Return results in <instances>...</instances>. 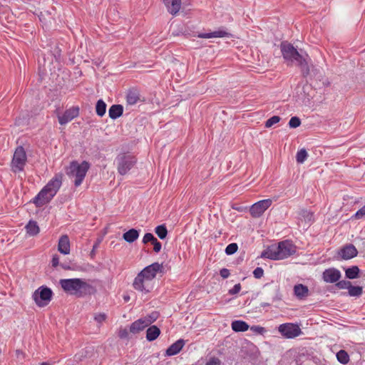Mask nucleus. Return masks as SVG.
Instances as JSON below:
<instances>
[{
	"mask_svg": "<svg viewBox=\"0 0 365 365\" xmlns=\"http://www.w3.org/2000/svg\"><path fill=\"white\" fill-rule=\"evenodd\" d=\"M58 250L63 255H68L70 253L71 244L67 235H63L59 238Z\"/></svg>",
	"mask_w": 365,
	"mask_h": 365,
	"instance_id": "obj_16",
	"label": "nucleus"
},
{
	"mask_svg": "<svg viewBox=\"0 0 365 365\" xmlns=\"http://www.w3.org/2000/svg\"><path fill=\"white\" fill-rule=\"evenodd\" d=\"M302 216L304 217V220L307 222H311L313 221V213L309 212L307 210H303L302 212Z\"/></svg>",
	"mask_w": 365,
	"mask_h": 365,
	"instance_id": "obj_38",
	"label": "nucleus"
},
{
	"mask_svg": "<svg viewBox=\"0 0 365 365\" xmlns=\"http://www.w3.org/2000/svg\"><path fill=\"white\" fill-rule=\"evenodd\" d=\"M138 237L139 232L135 229H130L123 235V240L129 243H132L135 241Z\"/></svg>",
	"mask_w": 365,
	"mask_h": 365,
	"instance_id": "obj_25",
	"label": "nucleus"
},
{
	"mask_svg": "<svg viewBox=\"0 0 365 365\" xmlns=\"http://www.w3.org/2000/svg\"><path fill=\"white\" fill-rule=\"evenodd\" d=\"M168 11L172 15H176L181 9L182 0H163Z\"/></svg>",
	"mask_w": 365,
	"mask_h": 365,
	"instance_id": "obj_15",
	"label": "nucleus"
},
{
	"mask_svg": "<svg viewBox=\"0 0 365 365\" xmlns=\"http://www.w3.org/2000/svg\"><path fill=\"white\" fill-rule=\"evenodd\" d=\"M297 252L296 246L289 240H284L277 245H272L262 252L261 257L272 260L286 259Z\"/></svg>",
	"mask_w": 365,
	"mask_h": 365,
	"instance_id": "obj_2",
	"label": "nucleus"
},
{
	"mask_svg": "<svg viewBox=\"0 0 365 365\" xmlns=\"http://www.w3.org/2000/svg\"><path fill=\"white\" fill-rule=\"evenodd\" d=\"M130 331L127 328H120L118 331V336L120 339L129 338Z\"/></svg>",
	"mask_w": 365,
	"mask_h": 365,
	"instance_id": "obj_39",
	"label": "nucleus"
},
{
	"mask_svg": "<svg viewBox=\"0 0 365 365\" xmlns=\"http://www.w3.org/2000/svg\"><path fill=\"white\" fill-rule=\"evenodd\" d=\"M115 163L118 173L120 175H125L135 165L137 159L129 153H123L116 157Z\"/></svg>",
	"mask_w": 365,
	"mask_h": 365,
	"instance_id": "obj_7",
	"label": "nucleus"
},
{
	"mask_svg": "<svg viewBox=\"0 0 365 365\" xmlns=\"http://www.w3.org/2000/svg\"><path fill=\"white\" fill-rule=\"evenodd\" d=\"M42 365H46V364L45 363H42Z\"/></svg>",
	"mask_w": 365,
	"mask_h": 365,
	"instance_id": "obj_52",
	"label": "nucleus"
},
{
	"mask_svg": "<svg viewBox=\"0 0 365 365\" xmlns=\"http://www.w3.org/2000/svg\"><path fill=\"white\" fill-rule=\"evenodd\" d=\"M349 294L352 297H359L362 294V287L359 286H352L349 287Z\"/></svg>",
	"mask_w": 365,
	"mask_h": 365,
	"instance_id": "obj_32",
	"label": "nucleus"
},
{
	"mask_svg": "<svg viewBox=\"0 0 365 365\" xmlns=\"http://www.w3.org/2000/svg\"><path fill=\"white\" fill-rule=\"evenodd\" d=\"M294 292L297 298L302 299L308 296L309 289L307 286L299 284L294 287Z\"/></svg>",
	"mask_w": 365,
	"mask_h": 365,
	"instance_id": "obj_21",
	"label": "nucleus"
},
{
	"mask_svg": "<svg viewBox=\"0 0 365 365\" xmlns=\"http://www.w3.org/2000/svg\"><path fill=\"white\" fill-rule=\"evenodd\" d=\"M162 269L163 265L158 262L145 267L134 279L133 288L144 294L149 293L153 287V280L156 277L157 273L161 272Z\"/></svg>",
	"mask_w": 365,
	"mask_h": 365,
	"instance_id": "obj_1",
	"label": "nucleus"
},
{
	"mask_svg": "<svg viewBox=\"0 0 365 365\" xmlns=\"http://www.w3.org/2000/svg\"><path fill=\"white\" fill-rule=\"evenodd\" d=\"M238 246L236 243H231L225 248V253L228 255H233L237 251Z\"/></svg>",
	"mask_w": 365,
	"mask_h": 365,
	"instance_id": "obj_35",
	"label": "nucleus"
},
{
	"mask_svg": "<svg viewBox=\"0 0 365 365\" xmlns=\"http://www.w3.org/2000/svg\"><path fill=\"white\" fill-rule=\"evenodd\" d=\"M130 297H124V300L125 302H128L129 300Z\"/></svg>",
	"mask_w": 365,
	"mask_h": 365,
	"instance_id": "obj_50",
	"label": "nucleus"
},
{
	"mask_svg": "<svg viewBox=\"0 0 365 365\" xmlns=\"http://www.w3.org/2000/svg\"><path fill=\"white\" fill-rule=\"evenodd\" d=\"M158 317V314L157 312H152L150 315L143 318L147 324L148 327L154 322Z\"/></svg>",
	"mask_w": 365,
	"mask_h": 365,
	"instance_id": "obj_34",
	"label": "nucleus"
},
{
	"mask_svg": "<svg viewBox=\"0 0 365 365\" xmlns=\"http://www.w3.org/2000/svg\"><path fill=\"white\" fill-rule=\"evenodd\" d=\"M336 359L340 363L343 364H348L350 360L348 353L342 349L336 353Z\"/></svg>",
	"mask_w": 365,
	"mask_h": 365,
	"instance_id": "obj_29",
	"label": "nucleus"
},
{
	"mask_svg": "<svg viewBox=\"0 0 365 365\" xmlns=\"http://www.w3.org/2000/svg\"><path fill=\"white\" fill-rule=\"evenodd\" d=\"M232 35L224 29H220L217 31L210 33H200L197 35L198 38H225L230 37Z\"/></svg>",
	"mask_w": 365,
	"mask_h": 365,
	"instance_id": "obj_14",
	"label": "nucleus"
},
{
	"mask_svg": "<svg viewBox=\"0 0 365 365\" xmlns=\"http://www.w3.org/2000/svg\"><path fill=\"white\" fill-rule=\"evenodd\" d=\"M140 100V94L137 90H129L126 96V101L129 105H135Z\"/></svg>",
	"mask_w": 365,
	"mask_h": 365,
	"instance_id": "obj_23",
	"label": "nucleus"
},
{
	"mask_svg": "<svg viewBox=\"0 0 365 365\" xmlns=\"http://www.w3.org/2000/svg\"><path fill=\"white\" fill-rule=\"evenodd\" d=\"M253 274H254V277L257 279H260L261 277H263L264 275V270L262 267H257L254 271H253Z\"/></svg>",
	"mask_w": 365,
	"mask_h": 365,
	"instance_id": "obj_43",
	"label": "nucleus"
},
{
	"mask_svg": "<svg viewBox=\"0 0 365 365\" xmlns=\"http://www.w3.org/2000/svg\"><path fill=\"white\" fill-rule=\"evenodd\" d=\"M62 180L63 175L56 174L34 198L33 202L38 207L49 202L60 189Z\"/></svg>",
	"mask_w": 365,
	"mask_h": 365,
	"instance_id": "obj_3",
	"label": "nucleus"
},
{
	"mask_svg": "<svg viewBox=\"0 0 365 365\" xmlns=\"http://www.w3.org/2000/svg\"><path fill=\"white\" fill-rule=\"evenodd\" d=\"M27 161V156L24 148L18 146L14 153L11 163V170L14 173L23 171Z\"/></svg>",
	"mask_w": 365,
	"mask_h": 365,
	"instance_id": "obj_8",
	"label": "nucleus"
},
{
	"mask_svg": "<svg viewBox=\"0 0 365 365\" xmlns=\"http://www.w3.org/2000/svg\"><path fill=\"white\" fill-rule=\"evenodd\" d=\"M351 283L347 280H341L336 282V286L341 289H349L351 287Z\"/></svg>",
	"mask_w": 365,
	"mask_h": 365,
	"instance_id": "obj_36",
	"label": "nucleus"
},
{
	"mask_svg": "<svg viewBox=\"0 0 365 365\" xmlns=\"http://www.w3.org/2000/svg\"><path fill=\"white\" fill-rule=\"evenodd\" d=\"M341 272L335 268H329L323 272V279L327 283H335L341 278Z\"/></svg>",
	"mask_w": 365,
	"mask_h": 365,
	"instance_id": "obj_13",
	"label": "nucleus"
},
{
	"mask_svg": "<svg viewBox=\"0 0 365 365\" xmlns=\"http://www.w3.org/2000/svg\"><path fill=\"white\" fill-rule=\"evenodd\" d=\"M25 228L30 236L37 235L40 232L39 227L35 221H29Z\"/></svg>",
	"mask_w": 365,
	"mask_h": 365,
	"instance_id": "obj_26",
	"label": "nucleus"
},
{
	"mask_svg": "<svg viewBox=\"0 0 365 365\" xmlns=\"http://www.w3.org/2000/svg\"><path fill=\"white\" fill-rule=\"evenodd\" d=\"M279 120H280V117L279 116L274 115V116L271 117L270 118H269L265 122V127L267 128H271L274 124L279 123Z\"/></svg>",
	"mask_w": 365,
	"mask_h": 365,
	"instance_id": "obj_33",
	"label": "nucleus"
},
{
	"mask_svg": "<svg viewBox=\"0 0 365 365\" xmlns=\"http://www.w3.org/2000/svg\"><path fill=\"white\" fill-rule=\"evenodd\" d=\"M59 283L66 292L77 296H82L91 287L86 282L78 278L63 279Z\"/></svg>",
	"mask_w": 365,
	"mask_h": 365,
	"instance_id": "obj_5",
	"label": "nucleus"
},
{
	"mask_svg": "<svg viewBox=\"0 0 365 365\" xmlns=\"http://www.w3.org/2000/svg\"><path fill=\"white\" fill-rule=\"evenodd\" d=\"M160 334V329L153 325L150 327L146 331V339L149 341H152L155 339H156Z\"/></svg>",
	"mask_w": 365,
	"mask_h": 365,
	"instance_id": "obj_24",
	"label": "nucleus"
},
{
	"mask_svg": "<svg viewBox=\"0 0 365 365\" xmlns=\"http://www.w3.org/2000/svg\"><path fill=\"white\" fill-rule=\"evenodd\" d=\"M272 203L271 199H266L253 204L250 209L251 215L253 217H260L271 206Z\"/></svg>",
	"mask_w": 365,
	"mask_h": 365,
	"instance_id": "obj_11",
	"label": "nucleus"
},
{
	"mask_svg": "<svg viewBox=\"0 0 365 365\" xmlns=\"http://www.w3.org/2000/svg\"><path fill=\"white\" fill-rule=\"evenodd\" d=\"M51 289L45 287H39L33 294L34 300L41 307L46 306L51 300Z\"/></svg>",
	"mask_w": 365,
	"mask_h": 365,
	"instance_id": "obj_9",
	"label": "nucleus"
},
{
	"mask_svg": "<svg viewBox=\"0 0 365 365\" xmlns=\"http://www.w3.org/2000/svg\"><path fill=\"white\" fill-rule=\"evenodd\" d=\"M147 327L148 325L145 323V321L143 318H140L130 324L129 331L131 334L135 335L142 331Z\"/></svg>",
	"mask_w": 365,
	"mask_h": 365,
	"instance_id": "obj_18",
	"label": "nucleus"
},
{
	"mask_svg": "<svg viewBox=\"0 0 365 365\" xmlns=\"http://www.w3.org/2000/svg\"><path fill=\"white\" fill-rule=\"evenodd\" d=\"M185 344L183 339H178L167 349L165 355L168 356L176 355L182 349Z\"/></svg>",
	"mask_w": 365,
	"mask_h": 365,
	"instance_id": "obj_17",
	"label": "nucleus"
},
{
	"mask_svg": "<svg viewBox=\"0 0 365 365\" xmlns=\"http://www.w3.org/2000/svg\"><path fill=\"white\" fill-rule=\"evenodd\" d=\"M94 319L98 323L102 324L103 322L106 321V315L104 313H99L95 315Z\"/></svg>",
	"mask_w": 365,
	"mask_h": 365,
	"instance_id": "obj_44",
	"label": "nucleus"
},
{
	"mask_svg": "<svg viewBox=\"0 0 365 365\" xmlns=\"http://www.w3.org/2000/svg\"><path fill=\"white\" fill-rule=\"evenodd\" d=\"M241 290V284L240 283L238 284H236L233 288L230 289L229 291H228V293L230 294V295H234V294H238L240 292V291Z\"/></svg>",
	"mask_w": 365,
	"mask_h": 365,
	"instance_id": "obj_45",
	"label": "nucleus"
},
{
	"mask_svg": "<svg viewBox=\"0 0 365 365\" xmlns=\"http://www.w3.org/2000/svg\"><path fill=\"white\" fill-rule=\"evenodd\" d=\"M250 329L252 331L259 334H263L266 331L265 329L260 326H252Z\"/></svg>",
	"mask_w": 365,
	"mask_h": 365,
	"instance_id": "obj_46",
	"label": "nucleus"
},
{
	"mask_svg": "<svg viewBox=\"0 0 365 365\" xmlns=\"http://www.w3.org/2000/svg\"><path fill=\"white\" fill-rule=\"evenodd\" d=\"M359 269L356 266L348 268L345 271L346 277L349 279H356L359 276Z\"/></svg>",
	"mask_w": 365,
	"mask_h": 365,
	"instance_id": "obj_28",
	"label": "nucleus"
},
{
	"mask_svg": "<svg viewBox=\"0 0 365 365\" xmlns=\"http://www.w3.org/2000/svg\"><path fill=\"white\" fill-rule=\"evenodd\" d=\"M357 250L353 245L345 246L341 250L340 255L344 259H351L357 255Z\"/></svg>",
	"mask_w": 365,
	"mask_h": 365,
	"instance_id": "obj_19",
	"label": "nucleus"
},
{
	"mask_svg": "<svg viewBox=\"0 0 365 365\" xmlns=\"http://www.w3.org/2000/svg\"><path fill=\"white\" fill-rule=\"evenodd\" d=\"M78 115L79 108L78 106H73L67 109L63 115L58 116V122L61 125H65L78 116Z\"/></svg>",
	"mask_w": 365,
	"mask_h": 365,
	"instance_id": "obj_12",
	"label": "nucleus"
},
{
	"mask_svg": "<svg viewBox=\"0 0 365 365\" xmlns=\"http://www.w3.org/2000/svg\"><path fill=\"white\" fill-rule=\"evenodd\" d=\"M89 168L90 165L87 161H83L81 163L77 161L71 163L66 173L70 178H74V185L76 187H78L81 185Z\"/></svg>",
	"mask_w": 365,
	"mask_h": 365,
	"instance_id": "obj_6",
	"label": "nucleus"
},
{
	"mask_svg": "<svg viewBox=\"0 0 365 365\" xmlns=\"http://www.w3.org/2000/svg\"><path fill=\"white\" fill-rule=\"evenodd\" d=\"M155 232L160 239L163 240L167 237L168 230L165 225H161L155 228Z\"/></svg>",
	"mask_w": 365,
	"mask_h": 365,
	"instance_id": "obj_30",
	"label": "nucleus"
},
{
	"mask_svg": "<svg viewBox=\"0 0 365 365\" xmlns=\"http://www.w3.org/2000/svg\"><path fill=\"white\" fill-rule=\"evenodd\" d=\"M156 240V238L153 236L151 233H146L145 234L143 238V243L146 244L149 242L153 243L154 240Z\"/></svg>",
	"mask_w": 365,
	"mask_h": 365,
	"instance_id": "obj_40",
	"label": "nucleus"
},
{
	"mask_svg": "<svg viewBox=\"0 0 365 365\" xmlns=\"http://www.w3.org/2000/svg\"><path fill=\"white\" fill-rule=\"evenodd\" d=\"M220 274L223 279H227L230 274L229 269L226 268L222 269L220 272Z\"/></svg>",
	"mask_w": 365,
	"mask_h": 365,
	"instance_id": "obj_48",
	"label": "nucleus"
},
{
	"mask_svg": "<svg viewBox=\"0 0 365 365\" xmlns=\"http://www.w3.org/2000/svg\"><path fill=\"white\" fill-rule=\"evenodd\" d=\"M279 332L286 339H294L302 334V330L297 324L284 323L278 327Z\"/></svg>",
	"mask_w": 365,
	"mask_h": 365,
	"instance_id": "obj_10",
	"label": "nucleus"
},
{
	"mask_svg": "<svg viewBox=\"0 0 365 365\" xmlns=\"http://www.w3.org/2000/svg\"><path fill=\"white\" fill-rule=\"evenodd\" d=\"M231 327L233 331L236 332H240L247 331L250 328V326L247 322L244 321L235 320L232 322Z\"/></svg>",
	"mask_w": 365,
	"mask_h": 365,
	"instance_id": "obj_22",
	"label": "nucleus"
},
{
	"mask_svg": "<svg viewBox=\"0 0 365 365\" xmlns=\"http://www.w3.org/2000/svg\"><path fill=\"white\" fill-rule=\"evenodd\" d=\"M308 156L305 149L299 150L296 155V160L298 163H303Z\"/></svg>",
	"mask_w": 365,
	"mask_h": 365,
	"instance_id": "obj_31",
	"label": "nucleus"
},
{
	"mask_svg": "<svg viewBox=\"0 0 365 365\" xmlns=\"http://www.w3.org/2000/svg\"><path fill=\"white\" fill-rule=\"evenodd\" d=\"M106 107L107 106L103 100H98L96 106V114L100 117L103 116L106 112Z\"/></svg>",
	"mask_w": 365,
	"mask_h": 365,
	"instance_id": "obj_27",
	"label": "nucleus"
},
{
	"mask_svg": "<svg viewBox=\"0 0 365 365\" xmlns=\"http://www.w3.org/2000/svg\"><path fill=\"white\" fill-rule=\"evenodd\" d=\"M42 365H46V364L45 363H42Z\"/></svg>",
	"mask_w": 365,
	"mask_h": 365,
	"instance_id": "obj_51",
	"label": "nucleus"
},
{
	"mask_svg": "<svg viewBox=\"0 0 365 365\" xmlns=\"http://www.w3.org/2000/svg\"><path fill=\"white\" fill-rule=\"evenodd\" d=\"M152 244L153 245L154 252H159L161 250L162 245L157 239Z\"/></svg>",
	"mask_w": 365,
	"mask_h": 365,
	"instance_id": "obj_47",
	"label": "nucleus"
},
{
	"mask_svg": "<svg viewBox=\"0 0 365 365\" xmlns=\"http://www.w3.org/2000/svg\"><path fill=\"white\" fill-rule=\"evenodd\" d=\"M301 124V120L298 117H292L289 121V125L290 128H296Z\"/></svg>",
	"mask_w": 365,
	"mask_h": 365,
	"instance_id": "obj_37",
	"label": "nucleus"
},
{
	"mask_svg": "<svg viewBox=\"0 0 365 365\" xmlns=\"http://www.w3.org/2000/svg\"><path fill=\"white\" fill-rule=\"evenodd\" d=\"M123 113V107L119 104H115L110 107L108 110L109 117L112 119H116L121 116Z\"/></svg>",
	"mask_w": 365,
	"mask_h": 365,
	"instance_id": "obj_20",
	"label": "nucleus"
},
{
	"mask_svg": "<svg viewBox=\"0 0 365 365\" xmlns=\"http://www.w3.org/2000/svg\"><path fill=\"white\" fill-rule=\"evenodd\" d=\"M283 58L289 61H296L301 67L303 74L307 76L309 73V68L307 60L297 51L292 44L287 42H282L280 45Z\"/></svg>",
	"mask_w": 365,
	"mask_h": 365,
	"instance_id": "obj_4",
	"label": "nucleus"
},
{
	"mask_svg": "<svg viewBox=\"0 0 365 365\" xmlns=\"http://www.w3.org/2000/svg\"><path fill=\"white\" fill-rule=\"evenodd\" d=\"M205 365H221V361L217 357L212 356L208 359Z\"/></svg>",
	"mask_w": 365,
	"mask_h": 365,
	"instance_id": "obj_41",
	"label": "nucleus"
},
{
	"mask_svg": "<svg viewBox=\"0 0 365 365\" xmlns=\"http://www.w3.org/2000/svg\"><path fill=\"white\" fill-rule=\"evenodd\" d=\"M355 219H361L365 217V205L359 209L354 215Z\"/></svg>",
	"mask_w": 365,
	"mask_h": 365,
	"instance_id": "obj_42",
	"label": "nucleus"
},
{
	"mask_svg": "<svg viewBox=\"0 0 365 365\" xmlns=\"http://www.w3.org/2000/svg\"><path fill=\"white\" fill-rule=\"evenodd\" d=\"M51 263L53 267H57L59 263V257L57 255H54L52 258Z\"/></svg>",
	"mask_w": 365,
	"mask_h": 365,
	"instance_id": "obj_49",
	"label": "nucleus"
}]
</instances>
